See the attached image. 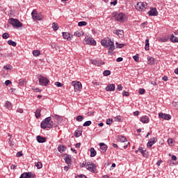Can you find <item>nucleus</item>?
Instances as JSON below:
<instances>
[{"label":"nucleus","mask_w":178,"mask_h":178,"mask_svg":"<svg viewBox=\"0 0 178 178\" xmlns=\"http://www.w3.org/2000/svg\"><path fill=\"white\" fill-rule=\"evenodd\" d=\"M51 117H47L42 121L40 123L41 129L45 130V129H54V127H58V125L54 122V121H51Z\"/></svg>","instance_id":"obj_1"},{"label":"nucleus","mask_w":178,"mask_h":178,"mask_svg":"<svg viewBox=\"0 0 178 178\" xmlns=\"http://www.w3.org/2000/svg\"><path fill=\"white\" fill-rule=\"evenodd\" d=\"M114 17L117 22H120V23H124L126 20H127V15H126L124 13H115L114 15Z\"/></svg>","instance_id":"obj_2"},{"label":"nucleus","mask_w":178,"mask_h":178,"mask_svg":"<svg viewBox=\"0 0 178 178\" xmlns=\"http://www.w3.org/2000/svg\"><path fill=\"white\" fill-rule=\"evenodd\" d=\"M106 47L108 49V54H110V55H113V51H115V43L112 40L108 39Z\"/></svg>","instance_id":"obj_3"},{"label":"nucleus","mask_w":178,"mask_h":178,"mask_svg":"<svg viewBox=\"0 0 178 178\" xmlns=\"http://www.w3.org/2000/svg\"><path fill=\"white\" fill-rule=\"evenodd\" d=\"M10 24H12L15 29H19V27H23V24L19 21L17 19L10 18Z\"/></svg>","instance_id":"obj_4"},{"label":"nucleus","mask_w":178,"mask_h":178,"mask_svg":"<svg viewBox=\"0 0 178 178\" xmlns=\"http://www.w3.org/2000/svg\"><path fill=\"white\" fill-rule=\"evenodd\" d=\"M72 86H73L75 92L77 91H80V90H81L83 87V86L81 85V83L79 81H73L72 82Z\"/></svg>","instance_id":"obj_5"},{"label":"nucleus","mask_w":178,"mask_h":178,"mask_svg":"<svg viewBox=\"0 0 178 178\" xmlns=\"http://www.w3.org/2000/svg\"><path fill=\"white\" fill-rule=\"evenodd\" d=\"M38 80H39V83L40 84V86H48V83H49V81L48 80V79L40 75V76L38 77Z\"/></svg>","instance_id":"obj_6"},{"label":"nucleus","mask_w":178,"mask_h":178,"mask_svg":"<svg viewBox=\"0 0 178 178\" xmlns=\"http://www.w3.org/2000/svg\"><path fill=\"white\" fill-rule=\"evenodd\" d=\"M147 8V3L139 2L136 4L137 10H144Z\"/></svg>","instance_id":"obj_7"},{"label":"nucleus","mask_w":178,"mask_h":178,"mask_svg":"<svg viewBox=\"0 0 178 178\" xmlns=\"http://www.w3.org/2000/svg\"><path fill=\"white\" fill-rule=\"evenodd\" d=\"M96 166L95 164L92 163V162H87L86 163V169L90 172L94 173V170L95 169Z\"/></svg>","instance_id":"obj_8"},{"label":"nucleus","mask_w":178,"mask_h":178,"mask_svg":"<svg viewBox=\"0 0 178 178\" xmlns=\"http://www.w3.org/2000/svg\"><path fill=\"white\" fill-rule=\"evenodd\" d=\"M159 118H160V119H165V120H170V119H172V115L170 114L159 113Z\"/></svg>","instance_id":"obj_9"},{"label":"nucleus","mask_w":178,"mask_h":178,"mask_svg":"<svg viewBox=\"0 0 178 178\" xmlns=\"http://www.w3.org/2000/svg\"><path fill=\"white\" fill-rule=\"evenodd\" d=\"M64 161L65 162V163H67L68 165V166H70V165H72V156L70 154H64Z\"/></svg>","instance_id":"obj_10"},{"label":"nucleus","mask_w":178,"mask_h":178,"mask_svg":"<svg viewBox=\"0 0 178 178\" xmlns=\"http://www.w3.org/2000/svg\"><path fill=\"white\" fill-rule=\"evenodd\" d=\"M85 42L88 45H97V42L92 38H87L85 39Z\"/></svg>","instance_id":"obj_11"},{"label":"nucleus","mask_w":178,"mask_h":178,"mask_svg":"<svg viewBox=\"0 0 178 178\" xmlns=\"http://www.w3.org/2000/svg\"><path fill=\"white\" fill-rule=\"evenodd\" d=\"M147 15H149V16H158V10H156V8H151Z\"/></svg>","instance_id":"obj_12"},{"label":"nucleus","mask_w":178,"mask_h":178,"mask_svg":"<svg viewBox=\"0 0 178 178\" xmlns=\"http://www.w3.org/2000/svg\"><path fill=\"white\" fill-rule=\"evenodd\" d=\"M140 120L142 123L144 124L149 123V117L147 115H143L140 117Z\"/></svg>","instance_id":"obj_13"},{"label":"nucleus","mask_w":178,"mask_h":178,"mask_svg":"<svg viewBox=\"0 0 178 178\" xmlns=\"http://www.w3.org/2000/svg\"><path fill=\"white\" fill-rule=\"evenodd\" d=\"M36 140H37L38 143H47V138L41 136H38L36 137Z\"/></svg>","instance_id":"obj_14"},{"label":"nucleus","mask_w":178,"mask_h":178,"mask_svg":"<svg viewBox=\"0 0 178 178\" xmlns=\"http://www.w3.org/2000/svg\"><path fill=\"white\" fill-rule=\"evenodd\" d=\"M156 143V138H151L147 143V147L151 148Z\"/></svg>","instance_id":"obj_15"},{"label":"nucleus","mask_w":178,"mask_h":178,"mask_svg":"<svg viewBox=\"0 0 178 178\" xmlns=\"http://www.w3.org/2000/svg\"><path fill=\"white\" fill-rule=\"evenodd\" d=\"M99 145L101 148V152H106V150L108 149V146L104 143H100Z\"/></svg>","instance_id":"obj_16"},{"label":"nucleus","mask_w":178,"mask_h":178,"mask_svg":"<svg viewBox=\"0 0 178 178\" xmlns=\"http://www.w3.org/2000/svg\"><path fill=\"white\" fill-rule=\"evenodd\" d=\"M115 88V84L111 83L106 87V91H113Z\"/></svg>","instance_id":"obj_17"},{"label":"nucleus","mask_w":178,"mask_h":178,"mask_svg":"<svg viewBox=\"0 0 178 178\" xmlns=\"http://www.w3.org/2000/svg\"><path fill=\"white\" fill-rule=\"evenodd\" d=\"M169 39H170V41L171 42H173V43L178 42V38L176 37V36H175V35H173V34H171V35H170Z\"/></svg>","instance_id":"obj_18"},{"label":"nucleus","mask_w":178,"mask_h":178,"mask_svg":"<svg viewBox=\"0 0 178 178\" xmlns=\"http://www.w3.org/2000/svg\"><path fill=\"white\" fill-rule=\"evenodd\" d=\"M58 152L60 153L65 152V151H66V146H65L64 145H60L58 147Z\"/></svg>","instance_id":"obj_19"},{"label":"nucleus","mask_w":178,"mask_h":178,"mask_svg":"<svg viewBox=\"0 0 178 178\" xmlns=\"http://www.w3.org/2000/svg\"><path fill=\"white\" fill-rule=\"evenodd\" d=\"M90 152L91 158H94V156L97 155V152L95 151V149H94V147H91L90 149Z\"/></svg>","instance_id":"obj_20"},{"label":"nucleus","mask_w":178,"mask_h":178,"mask_svg":"<svg viewBox=\"0 0 178 178\" xmlns=\"http://www.w3.org/2000/svg\"><path fill=\"white\" fill-rule=\"evenodd\" d=\"M118 141H120V143H126V142H127V139L126 138V137H124L123 136H119Z\"/></svg>","instance_id":"obj_21"},{"label":"nucleus","mask_w":178,"mask_h":178,"mask_svg":"<svg viewBox=\"0 0 178 178\" xmlns=\"http://www.w3.org/2000/svg\"><path fill=\"white\" fill-rule=\"evenodd\" d=\"M124 33V32L123 31V30L121 29H118L115 32V34H116V35H118V37H120V35H122Z\"/></svg>","instance_id":"obj_22"},{"label":"nucleus","mask_w":178,"mask_h":178,"mask_svg":"<svg viewBox=\"0 0 178 178\" xmlns=\"http://www.w3.org/2000/svg\"><path fill=\"white\" fill-rule=\"evenodd\" d=\"M145 51H149V40H148V39L145 40Z\"/></svg>","instance_id":"obj_23"},{"label":"nucleus","mask_w":178,"mask_h":178,"mask_svg":"<svg viewBox=\"0 0 178 178\" xmlns=\"http://www.w3.org/2000/svg\"><path fill=\"white\" fill-rule=\"evenodd\" d=\"M5 108L7 109H12V103H10L9 101L6 102Z\"/></svg>","instance_id":"obj_24"},{"label":"nucleus","mask_w":178,"mask_h":178,"mask_svg":"<svg viewBox=\"0 0 178 178\" xmlns=\"http://www.w3.org/2000/svg\"><path fill=\"white\" fill-rule=\"evenodd\" d=\"M35 118L36 119H38L41 116V110L37 109L36 111L35 112Z\"/></svg>","instance_id":"obj_25"},{"label":"nucleus","mask_w":178,"mask_h":178,"mask_svg":"<svg viewBox=\"0 0 178 178\" xmlns=\"http://www.w3.org/2000/svg\"><path fill=\"white\" fill-rule=\"evenodd\" d=\"M63 37L65 40H69V38H70V34L66 32H63Z\"/></svg>","instance_id":"obj_26"},{"label":"nucleus","mask_w":178,"mask_h":178,"mask_svg":"<svg viewBox=\"0 0 178 178\" xmlns=\"http://www.w3.org/2000/svg\"><path fill=\"white\" fill-rule=\"evenodd\" d=\"M26 83H27L26 81V79H21L19 80V86H21L22 87L23 86H24V85L26 84Z\"/></svg>","instance_id":"obj_27"},{"label":"nucleus","mask_w":178,"mask_h":178,"mask_svg":"<svg viewBox=\"0 0 178 178\" xmlns=\"http://www.w3.org/2000/svg\"><path fill=\"white\" fill-rule=\"evenodd\" d=\"M8 45H12L13 47H16V45H17V43H16V42H15L12 40H9L8 41Z\"/></svg>","instance_id":"obj_28"},{"label":"nucleus","mask_w":178,"mask_h":178,"mask_svg":"<svg viewBox=\"0 0 178 178\" xmlns=\"http://www.w3.org/2000/svg\"><path fill=\"white\" fill-rule=\"evenodd\" d=\"M38 15V13H37V10H33L31 13V16L33 19V20L35 19V18H37V15Z\"/></svg>","instance_id":"obj_29"},{"label":"nucleus","mask_w":178,"mask_h":178,"mask_svg":"<svg viewBox=\"0 0 178 178\" xmlns=\"http://www.w3.org/2000/svg\"><path fill=\"white\" fill-rule=\"evenodd\" d=\"M41 53L40 52V50H33V56H40Z\"/></svg>","instance_id":"obj_30"},{"label":"nucleus","mask_w":178,"mask_h":178,"mask_svg":"<svg viewBox=\"0 0 178 178\" xmlns=\"http://www.w3.org/2000/svg\"><path fill=\"white\" fill-rule=\"evenodd\" d=\"M53 118L54 119H56V120H58V122H62V117H60V115H54Z\"/></svg>","instance_id":"obj_31"},{"label":"nucleus","mask_w":178,"mask_h":178,"mask_svg":"<svg viewBox=\"0 0 178 178\" xmlns=\"http://www.w3.org/2000/svg\"><path fill=\"white\" fill-rule=\"evenodd\" d=\"M76 122H83V120H84V116L79 115L76 117Z\"/></svg>","instance_id":"obj_32"},{"label":"nucleus","mask_w":178,"mask_h":178,"mask_svg":"<svg viewBox=\"0 0 178 178\" xmlns=\"http://www.w3.org/2000/svg\"><path fill=\"white\" fill-rule=\"evenodd\" d=\"M79 27H83V26H87V22L85 21H81L78 23Z\"/></svg>","instance_id":"obj_33"},{"label":"nucleus","mask_w":178,"mask_h":178,"mask_svg":"<svg viewBox=\"0 0 178 178\" xmlns=\"http://www.w3.org/2000/svg\"><path fill=\"white\" fill-rule=\"evenodd\" d=\"M92 122H91V121H86V122H85L84 123H83V127H88V126H91V124H92Z\"/></svg>","instance_id":"obj_34"},{"label":"nucleus","mask_w":178,"mask_h":178,"mask_svg":"<svg viewBox=\"0 0 178 178\" xmlns=\"http://www.w3.org/2000/svg\"><path fill=\"white\" fill-rule=\"evenodd\" d=\"M35 166L38 169H42V163L40 161L35 163Z\"/></svg>","instance_id":"obj_35"},{"label":"nucleus","mask_w":178,"mask_h":178,"mask_svg":"<svg viewBox=\"0 0 178 178\" xmlns=\"http://www.w3.org/2000/svg\"><path fill=\"white\" fill-rule=\"evenodd\" d=\"M52 27H53V29L56 31L58 29H59V26H58V24L54 22L52 24Z\"/></svg>","instance_id":"obj_36"},{"label":"nucleus","mask_w":178,"mask_h":178,"mask_svg":"<svg viewBox=\"0 0 178 178\" xmlns=\"http://www.w3.org/2000/svg\"><path fill=\"white\" fill-rule=\"evenodd\" d=\"M116 48H123L126 44H119V42H115Z\"/></svg>","instance_id":"obj_37"},{"label":"nucleus","mask_w":178,"mask_h":178,"mask_svg":"<svg viewBox=\"0 0 178 178\" xmlns=\"http://www.w3.org/2000/svg\"><path fill=\"white\" fill-rule=\"evenodd\" d=\"M103 74L106 76H111V70H104Z\"/></svg>","instance_id":"obj_38"},{"label":"nucleus","mask_w":178,"mask_h":178,"mask_svg":"<svg viewBox=\"0 0 178 178\" xmlns=\"http://www.w3.org/2000/svg\"><path fill=\"white\" fill-rule=\"evenodd\" d=\"M115 122H122V116L118 115L114 118Z\"/></svg>","instance_id":"obj_39"},{"label":"nucleus","mask_w":178,"mask_h":178,"mask_svg":"<svg viewBox=\"0 0 178 178\" xmlns=\"http://www.w3.org/2000/svg\"><path fill=\"white\" fill-rule=\"evenodd\" d=\"M80 136H81V131H78V130L75 131L74 136L75 137H80Z\"/></svg>","instance_id":"obj_40"},{"label":"nucleus","mask_w":178,"mask_h":178,"mask_svg":"<svg viewBox=\"0 0 178 178\" xmlns=\"http://www.w3.org/2000/svg\"><path fill=\"white\" fill-rule=\"evenodd\" d=\"M169 40V38H161L159 39L160 42H167V41Z\"/></svg>","instance_id":"obj_41"},{"label":"nucleus","mask_w":178,"mask_h":178,"mask_svg":"<svg viewBox=\"0 0 178 178\" xmlns=\"http://www.w3.org/2000/svg\"><path fill=\"white\" fill-rule=\"evenodd\" d=\"M8 37H9V33H4L2 35V38H3V40H8Z\"/></svg>","instance_id":"obj_42"},{"label":"nucleus","mask_w":178,"mask_h":178,"mask_svg":"<svg viewBox=\"0 0 178 178\" xmlns=\"http://www.w3.org/2000/svg\"><path fill=\"white\" fill-rule=\"evenodd\" d=\"M42 19H43L42 15H40V14H38V15L36 16V18H35L34 20L41 21L42 20Z\"/></svg>","instance_id":"obj_43"},{"label":"nucleus","mask_w":178,"mask_h":178,"mask_svg":"<svg viewBox=\"0 0 178 178\" xmlns=\"http://www.w3.org/2000/svg\"><path fill=\"white\" fill-rule=\"evenodd\" d=\"M138 92L140 95H143L145 94V89L140 88Z\"/></svg>","instance_id":"obj_44"},{"label":"nucleus","mask_w":178,"mask_h":178,"mask_svg":"<svg viewBox=\"0 0 178 178\" xmlns=\"http://www.w3.org/2000/svg\"><path fill=\"white\" fill-rule=\"evenodd\" d=\"M133 59L134 60H135V62H138L140 57L138 56V54H136L135 56H133Z\"/></svg>","instance_id":"obj_45"},{"label":"nucleus","mask_w":178,"mask_h":178,"mask_svg":"<svg viewBox=\"0 0 178 178\" xmlns=\"http://www.w3.org/2000/svg\"><path fill=\"white\" fill-rule=\"evenodd\" d=\"M113 122V119H111V118H108L106 120V124H112V123Z\"/></svg>","instance_id":"obj_46"},{"label":"nucleus","mask_w":178,"mask_h":178,"mask_svg":"<svg viewBox=\"0 0 178 178\" xmlns=\"http://www.w3.org/2000/svg\"><path fill=\"white\" fill-rule=\"evenodd\" d=\"M107 42H108V41H106V40H101V44H102V45H103V47H106Z\"/></svg>","instance_id":"obj_47"},{"label":"nucleus","mask_w":178,"mask_h":178,"mask_svg":"<svg viewBox=\"0 0 178 178\" xmlns=\"http://www.w3.org/2000/svg\"><path fill=\"white\" fill-rule=\"evenodd\" d=\"M55 86H56V87H63V83L60 82H56Z\"/></svg>","instance_id":"obj_48"},{"label":"nucleus","mask_w":178,"mask_h":178,"mask_svg":"<svg viewBox=\"0 0 178 178\" xmlns=\"http://www.w3.org/2000/svg\"><path fill=\"white\" fill-rule=\"evenodd\" d=\"M5 86H9L10 84H12V81H10V80H6L4 83Z\"/></svg>","instance_id":"obj_49"},{"label":"nucleus","mask_w":178,"mask_h":178,"mask_svg":"<svg viewBox=\"0 0 178 178\" xmlns=\"http://www.w3.org/2000/svg\"><path fill=\"white\" fill-rule=\"evenodd\" d=\"M122 95H124V97H129V95H130V94L129 93V92L123 91Z\"/></svg>","instance_id":"obj_50"},{"label":"nucleus","mask_w":178,"mask_h":178,"mask_svg":"<svg viewBox=\"0 0 178 178\" xmlns=\"http://www.w3.org/2000/svg\"><path fill=\"white\" fill-rule=\"evenodd\" d=\"M74 35H76V37H81V33L76 31L74 32Z\"/></svg>","instance_id":"obj_51"},{"label":"nucleus","mask_w":178,"mask_h":178,"mask_svg":"<svg viewBox=\"0 0 178 178\" xmlns=\"http://www.w3.org/2000/svg\"><path fill=\"white\" fill-rule=\"evenodd\" d=\"M20 156H23V152H18L17 153V158H20Z\"/></svg>","instance_id":"obj_52"},{"label":"nucleus","mask_w":178,"mask_h":178,"mask_svg":"<svg viewBox=\"0 0 178 178\" xmlns=\"http://www.w3.org/2000/svg\"><path fill=\"white\" fill-rule=\"evenodd\" d=\"M168 144H171V145L174 144L175 140L170 138V139H168Z\"/></svg>","instance_id":"obj_53"},{"label":"nucleus","mask_w":178,"mask_h":178,"mask_svg":"<svg viewBox=\"0 0 178 178\" xmlns=\"http://www.w3.org/2000/svg\"><path fill=\"white\" fill-rule=\"evenodd\" d=\"M118 90L119 91H122V90H123V86H122V84L118 85Z\"/></svg>","instance_id":"obj_54"},{"label":"nucleus","mask_w":178,"mask_h":178,"mask_svg":"<svg viewBox=\"0 0 178 178\" xmlns=\"http://www.w3.org/2000/svg\"><path fill=\"white\" fill-rule=\"evenodd\" d=\"M138 151H140V152L141 154H144V150L143 149V147H139L138 151H136V152H138Z\"/></svg>","instance_id":"obj_55"},{"label":"nucleus","mask_w":178,"mask_h":178,"mask_svg":"<svg viewBox=\"0 0 178 178\" xmlns=\"http://www.w3.org/2000/svg\"><path fill=\"white\" fill-rule=\"evenodd\" d=\"M76 178H87L86 175H80L76 177Z\"/></svg>","instance_id":"obj_56"},{"label":"nucleus","mask_w":178,"mask_h":178,"mask_svg":"<svg viewBox=\"0 0 178 178\" xmlns=\"http://www.w3.org/2000/svg\"><path fill=\"white\" fill-rule=\"evenodd\" d=\"M117 3H118V0H114L113 1L111 2V5H113L114 6L117 5Z\"/></svg>","instance_id":"obj_57"},{"label":"nucleus","mask_w":178,"mask_h":178,"mask_svg":"<svg viewBox=\"0 0 178 178\" xmlns=\"http://www.w3.org/2000/svg\"><path fill=\"white\" fill-rule=\"evenodd\" d=\"M17 112H18V113H23V108H18Z\"/></svg>","instance_id":"obj_58"},{"label":"nucleus","mask_w":178,"mask_h":178,"mask_svg":"<svg viewBox=\"0 0 178 178\" xmlns=\"http://www.w3.org/2000/svg\"><path fill=\"white\" fill-rule=\"evenodd\" d=\"M123 61V58L119 57L116 59V62H122Z\"/></svg>","instance_id":"obj_59"},{"label":"nucleus","mask_w":178,"mask_h":178,"mask_svg":"<svg viewBox=\"0 0 178 178\" xmlns=\"http://www.w3.org/2000/svg\"><path fill=\"white\" fill-rule=\"evenodd\" d=\"M171 159L172 161H177V157L175 155H172V157H171Z\"/></svg>","instance_id":"obj_60"},{"label":"nucleus","mask_w":178,"mask_h":178,"mask_svg":"<svg viewBox=\"0 0 178 178\" xmlns=\"http://www.w3.org/2000/svg\"><path fill=\"white\" fill-rule=\"evenodd\" d=\"M84 166H87V162H86V161H83V163H82V165H81V168H84Z\"/></svg>","instance_id":"obj_61"},{"label":"nucleus","mask_w":178,"mask_h":178,"mask_svg":"<svg viewBox=\"0 0 178 178\" xmlns=\"http://www.w3.org/2000/svg\"><path fill=\"white\" fill-rule=\"evenodd\" d=\"M162 80H163V81H168V76H163Z\"/></svg>","instance_id":"obj_62"},{"label":"nucleus","mask_w":178,"mask_h":178,"mask_svg":"<svg viewBox=\"0 0 178 178\" xmlns=\"http://www.w3.org/2000/svg\"><path fill=\"white\" fill-rule=\"evenodd\" d=\"M162 163V160H159L157 162H156V165L157 166H161V163Z\"/></svg>","instance_id":"obj_63"},{"label":"nucleus","mask_w":178,"mask_h":178,"mask_svg":"<svg viewBox=\"0 0 178 178\" xmlns=\"http://www.w3.org/2000/svg\"><path fill=\"white\" fill-rule=\"evenodd\" d=\"M80 145H81V143H79L75 145L76 148H80Z\"/></svg>","instance_id":"obj_64"}]
</instances>
